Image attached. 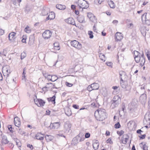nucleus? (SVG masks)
Masks as SVG:
<instances>
[{
	"label": "nucleus",
	"instance_id": "obj_39",
	"mask_svg": "<svg viewBox=\"0 0 150 150\" xmlns=\"http://www.w3.org/2000/svg\"><path fill=\"white\" fill-rule=\"evenodd\" d=\"M7 127L8 129L12 133H13V128H12L11 125H8Z\"/></svg>",
	"mask_w": 150,
	"mask_h": 150
},
{
	"label": "nucleus",
	"instance_id": "obj_30",
	"mask_svg": "<svg viewBox=\"0 0 150 150\" xmlns=\"http://www.w3.org/2000/svg\"><path fill=\"white\" fill-rule=\"evenodd\" d=\"M24 31L27 33H30L31 32V30L30 28L28 26H27L24 29Z\"/></svg>",
	"mask_w": 150,
	"mask_h": 150
},
{
	"label": "nucleus",
	"instance_id": "obj_60",
	"mask_svg": "<svg viewBox=\"0 0 150 150\" xmlns=\"http://www.w3.org/2000/svg\"><path fill=\"white\" fill-rule=\"evenodd\" d=\"M86 145L87 146V147H89V145H90V142H86Z\"/></svg>",
	"mask_w": 150,
	"mask_h": 150
},
{
	"label": "nucleus",
	"instance_id": "obj_19",
	"mask_svg": "<svg viewBox=\"0 0 150 150\" xmlns=\"http://www.w3.org/2000/svg\"><path fill=\"white\" fill-rule=\"evenodd\" d=\"M55 17V15L54 12H51L49 13L48 17H47V20H52Z\"/></svg>",
	"mask_w": 150,
	"mask_h": 150
},
{
	"label": "nucleus",
	"instance_id": "obj_20",
	"mask_svg": "<svg viewBox=\"0 0 150 150\" xmlns=\"http://www.w3.org/2000/svg\"><path fill=\"white\" fill-rule=\"evenodd\" d=\"M88 17L89 18L90 20L93 22H94L96 21V17L90 13H89L87 14Z\"/></svg>",
	"mask_w": 150,
	"mask_h": 150
},
{
	"label": "nucleus",
	"instance_id": "obj_34",
	"mask_svg": "<svg viewBox=\"0 0 150 150\" xmlns=\"http://www.w3.org/2000/svg\"><path fill=\"white\" fill-rule=\"evenodd\" d=\"M107 144H113V142L111 138H109L106 141Z\"/></svg>",
	"mask_w": 150,
	"mask_h": 150
},
{
	"label": "nucleus",
	"instance_id": "obj_9",
	"mask_svg": "<svg viewBox=\"0 0 150 150\" xmlns=\"http://www.w3.org/2000/svg\"><path fill=\"white\" fill-rule=\"evenodd\" d=\"M61 125L60 122H55L54 123H51L49 126L50 129H56L59 128Z\"/></svg>",
	"mask_w": 150,
	"mask_h": 150
},
{
	"label": "nucleus",
	"instance_id": "obj_29",
	"mask_svg": "<svg viewBox=\"0 0 150 150\" xmlns=\"http://www.w3.org/2000/svg\"><path fill=\"white\" fill-rule=\"evenodd\" d=\"M99 57L100 59L103 62H105L106 60V58L105 56L102 54H100Z\"/></svg>",
	"mask_w": 150,
	"mask_h": 150
},
{
	"label": "nucleus",
	"instance_id": "obj_56",
	"mask_svg": "<svg viewBox=\"0 0 150 150\" xmlns=\"http://www.w3.org/2000/svg\"><path fill=\"white\" fill-rule=\"evenodd\" d=\"M93 29L94 32H97V30L95 25L93 26Z\"/></svg>",
	"mask_w": 150,
	"mask_h": 150
},
{
	"label": "nucleus",
	"instance_id": "obj_12",
	"mask_svg": "<svg viewBox=\"0 0 150 150\" xmlns=\"http://www.w3.org/2000/svg\"><path fill=\"white\" fill-rule=\"evenodd\" d=\"M65 21L68 24L75 25L76 27H79L78 25H76L74 20L72 17H69L65 19Z\"/></svg>",
	"mask_w": 150,
	"mask_h": 150
},
{
	"label": "nucleus",
	"instance_id": "obj_7",
	"mask_svg": "<svg viewBox=\"0 0 150 150\" xmlns=\"http://www.w3.org/2000/svg\"><path fill=\"white\" fill-rule=\"evenodd\" d=\"M2 72L4 76L7 77L10 72V70L8 66H5L2 69Z\"/></svg>",
	"mask_w": 150,
	"mask_h": 150
},
{
	"label": "nucleus",
	"instance_id": "obj_42",
	"mask_svg": "<svg viewBox=\"0 0 150 150\" xmlns=\"http://www.w3.org/2000/svg\"><path fill=\"white\" fill-rule=\"evenodd\" d=\"M87 90L89 91H91L92 90H93V88L91 87V85L88 86L87 88Z\"/></svg>",
	"mask_w": 150,
	"mask_h": 150
},
{
	"label": "nucleus",
	"instance_id": "obj_15",
	"mask_svg": "<svg viewBox=\"0 0 150 150\" xmlns=\"http://www.w3.org/2000/svg\"><path fill=\"white\" fill-rule=\"evenodd\" d=\"M14 123L15 125L19 127L21 125V122L20 119L18 117H16L14 118Z\"/></svg>",
	"mask_w": 150,
	"mask_h": 150
},
{
	"label": "nucleus",
	"instance_id": "obj_32",
	"mask_svg": "<svg viewBox=\"0 0 150 150\" xmlns=\"http://www.w3.org/2000/svg\"><path fill=\"white\" fill-rule=\"evenodd\" d=\"M55 96H53V97L51 98H48L47 99L48 101L50 100L54 103H55Z\"/></svg>",
	"mask_w": 150,
	"mask_h": 150
},
{
	"label": "nucleus",
	"instance_id": "obj_2",
	"mask_svg": "<svg viewBox=\"0 0 150 150\" xmlns=\"http://www.w3.org/2000/svg\"><path fill=\"white\" fill-rule=\"evenodd\" d=\"M134 52L135 56L134 59L136 62L137 63H139L141 66L142 67L145 62L144 54H142L141 56L139 53L137 51H135Z\"/></svg>",
	"mask_w": 150,
	"mask_h": 150
},
{
	"label": "nucleus",
	"instance_id": "obj_57",
	"mask_svg": "<svg viewBox=\"0 0 150 150\" xmlns=\"http://www.w3.org/2000/svg\"><path fill=\"white\" fill-rule=\"evenodd\" d=\"M106 13L107 15L110 16L111 15V13L109 11H107Z\"/></svg>",
	"mask_w": 150,
	"mask_h": 150
},
{
	"label": "nucleus",
	"instance_id": "obj_11",
	"mask_svg": "<svg viewBox=\"0 0 150 150\" xmlns=\"http://www.w3.org/2000/svg\"><path fill=\"white\" fill-rule=\"evenodd\" d=\"M129 138V136L127 134L123 135L120 140L121 143L123 144H126Z\"/></svg>",
	"mask_w": 150,
	"mask_h": 150
},
{
	"label": "nucleus",
	"instance_id": "obj_36",
	"mask_svg": "<svg viewBox=\"0 0 150 150\" xmlns=\"http://www.w3.org/2000/svg\"><path fill=\"white\" fill-rule=\"evenodd\" d=\"M57 77L56 75H52L51 81H54L57 79Z\"/></svg>",
	"mask_w": 150,
	"mask_h": 150
},
{
	"label": "nucleus",
	"instance_id": "obj_3",
	"mask_svg": "<svg viewBox=\"0 0 150 150\" xmlns=\"http://www.w3.org/2000/svg\"><path fill=\"white\" fill-rule=\"evenodd\" d=\"M89 7L88 3L84 0H78L77 2V7L80 10H82L83 9H86Z\"/></svg>",
	"mask_w": 150,
	"mask_h": 150
},
{
	"label": "nucleus",
	"instance_id": "obj_46",
	"mask_svg": "<svg viewBox=\"0 0 150 150\" xmlns=\"http://www.w3.org/2000/svg\"><path fill=\"white\" fill-rule=\"evenodd\" d=\"M27 146L28 147L30 148V149L31 150H33L34 148L33 146L31 144H27Z\"/></svg>",
	"mask_w": 150,
	"mask_h": 150
},
{
	"label": "nucleus",
	"instance_id": "obj_41",
	"mask_svg": "<svg viewBox=\"0 0 150 150\" xmlns=\"http://www.w3.org/2000/svg\"><path fill=\"white\" fill-rule=\"evenodd\" d=\"M107 65L111 68L112 67L113 64L112 62H107L106 63Z\"/></svg>",
	"mask_w": 150,
	"mask_h": 150
},
{
	"label": "nucleus",
	"instance_id": "obj_64",
	"mask_svg": "<svg viewBox=\"0 0 150 150\" xmlns=\"http://www.w3.org/2000/svg\"><path fill=\"white\" fill-rule=\"evenodd\" d=\"M142 132V131L140 129H138V130H137V133H139V134L141 132Z\"/></svg>",
	"mask_w": 150,
	"mask_h": 150
},
{
	"label": "nucleus",
	"instance_id": "obj_8",
	"mask_svg": "<svg viewBox=\"0 0 150 150\" xmlns=\"http://www.w3.org/2000/svg\"><path fill=\"white\" fill-rule=\"evenodd\" d=\"M55 85L54 84L52 83H48L47 84L46 86L42 88L43 90H45L46 91L48 90L51 91L54 88Z\"/></svg>",
	"mask_w": 150,
	"mask_h": 150
},
{
	"label": "nucleus",
	"instance_id": "obj_63",
	"mask_svg": "<svg viewBox=\"0 0 150 150\" xmlns=\"http://www.w3.org/2000/svg\"><path fill=\"white\" fill-rule=\"evenodd\" d=\"M75 14L77 15H79V11L77 10H75Z\"/></svg>",
	"mask_w": 150,
	"mask_h": 150
},
{
	"label": "nucleus",
	"instance_id": "obj_4",
	"mask_svg": "<svg viewBox=\"0 0 150 150\" xmlns=\"http://www.w3.org/2000/svg\"><path fill=\"white\" fill-rule=\"evenodd\" d=\"M45 100L40 98H36L34 99L35 104L39 107H42L45 104Z\"/></svg>",
	"mask_w": 150,
	"mask_h": 150
},
{
	"label": "nucleus",
	"instance_id": "obj_47",
	"mask_svg": "<svg viewBox=\"0 0 150 150\" xmlns=\"http://www.w3.org/2000/svg\"><path fill=\"white\" fill-rule=\"evenodd\" d=\"M52 75H47V79L51 81L52 78Z\"/></svg>",
	"mask_w": 150,
	"mask_h": 150
},
{
	"label": "nucleus",
	"instance_id": "obj_52",
	"mask_svg": "<svg viewBox=\"0 0 150 150\" xmlns=\"http://www.w3.org/2000/svg\"><path fill=\"white\" fill-rule=\"evenodd\" d=\"M105 0H96V1L99 4H101L102 2H103Z\"/></svg>",
	"mask_w": 150,
	"mask_h": 150
},
{
	"label": "nucleus",
	"instance_id": "obj_14",
	"mask_svg": "<svg viewBox=\"0 0 150 150\" xmlns=\"http://www.w3.org/2000/svg\"><path fill=\"white\" fill-rule=\"evenodd\" d=\"M142 67V66L138 65H134L132 68V70L134 71V74H136L138 72L141 71Z\"/></svg>",
	"mask_w": 150,
	"mask_h": 150
},
{
	"label": "nucleus",
	"instance_id": "obj_1",
	"mask_svg": "<svg viewBox=\"0 0 150 150\" xmlns=\"http://www.w3.org/2000/svg\"><path fill=\"white\" fill-rule=\"evenodd\" d=\"M106 114L105 110L100 109L97 110L95 112L94 115L97 120L102 121L106 117Z\"/></svg>",
	"mask_w": 150,
	"mask_h": 150
},
{
	"label": "nucleus",
	"instance_id": "obj_21",
	"mask_svg": "<svg viewBox=\"0 0 150 150\" xmlns=\"http://www.w3.org/2000/svg\"><path fill=\"white\" fill-rule=\"evenodd\" d=\"M9 142L7 139V137L5 136H4L2 137L1 140V143L2 144H8Z\"/></svg>",
	"mask_w": 150,
	"mask_h": 150
},
{
	"label": "nucleus",
	"instance_id": "obj_5",
	"mask_svg": "<svg viewBox=\"0 0 150 150\" xmlns=\"http://www.w3.org/2000/svg\"><path fill=\"white\" fill-rule=\"evenodd\" d=\"M52 32L49 30H45L42 34V37L45 40L50 39L52 36Z\"/></svg>",
	"mask_w": 150,
	"mask_h": 150
},
{
	"label": "nucleus",
	"instance_id": "obj_58",
	"mask_svg": "<svg viewBox=\"0 0 150 150\" xmlns=\"http://www.w3.org/2000/svg\"><path fill=\"white\" fill-rule=\"evenodd\" d=\"M3 76L1 72H0V81H2L3 80Z\"/></svg>",
	"mask_w": 150,
	"mask_h": 150
},
{
	"label": "nucleus",
	"instance_id": "obj_49",
	"mask_svg": "<svg viewBox=\"0 0 150 150\" xmlns=\"http://www.w3.org/2000/svg\"><path fill=\"white\" fill-rule=\"evenodd\" d=\"M90 133H86L85 134V137L86 138H88L90 137Z\"/></svg>",
	"mask_w": 150,
	"mask_h": 150
},
{
	"label": "nucleus",
	"instance_id": "obj_53",
	"mask_svg": "<svg viewBox=\"0 0 150 150\" xmlns=\"http://www.w3.org/2000/svg\"><path fill=\"white\" fill-rule=\"evenodd\" d=\"M91 105L94 108H97V105L94 103H93L91 104Z\"/></svg>",
	"mask_w": 150,
	"mask_h": 150
},
{
	"label": "nucleus",
	"instance_id": "obj_31",
	"mask_svg": "<svg viewBox=\"0 0 150 150\" xmlns=\"http://www.w3.org/2000/svg\"><path fill=\"white\" fill-rule=\"evenodd\" d=\"M72 144L74 145H75L79 142V140H78L77 138H76V137H75L74 138L72 141Z\"/></svg>",
	"mask_w": 150,
	"mask_h": 150
},
{
	"label": "nucleus",
	"instance_id": "obj_50",
	"mask_svg": "<svg viewBox=\"0 0 150 150\" xmlns=\"http://www.w3.org/2000/svg\"><path fill=\"white\" fill-rule=\"evenodd\" d=\"M4 30L0 28V35H2L4 34Z\"/></svg>",
	"mask_w": 150,
	"mask_h": 150
},
{
	"label": "nucleus",
	"instance_id": "obj_40",
	"mask_svg": "<svg viewBox=\"0 0 150 150\" xmlns=\"http://www.w3.org/2000/svg\"><path fill=\"white\" fill-rule=\"evenodd\" d=\"M121 127V125L119 122H117L115 125V127L116 129L119 128Z\"/></svg>",
	"mask_w": 150,
	"mask_h": 150
},
{
	"label": "nucleus",
	"instance_id": "obj_26",
	"mask_svg": "<svg viewBox=\"0 0 150 150\" xmlns=\"http://www.w3.org/2000/svg\"><path fill=\"white\" fill-rule=\"evenodd\" d=\"M77 19L78 21L81 23H83L84 21V17L83 16L81 15L78 16Z\"/></svg>",
	"mask_w": 150,
	"mask_h": 150
},
{
	"label": "nucleus",
	"instance_id": "obj_43",
	"mask_svg": "<svg viewBox=\"0 0 150 150\" xmlns=\"http://www.w3.org/2000/svg\"><path fill=\"white\" fill-rule=\"evenodd\" d=\"M26 56V54L25 52H23L21 54V59H23Z\"/></svg>",
	"mask_w": 150,
	"mask_h": 150
},
{
	"label": "nucleus",
	"instance_id": "obj_18",
	"mask_svg": "<svg viewBox=\"0 0 150 150\" xmlns=\"http://www.w3.org/2000/svg\"><path fill=\"white\" fill-rule=\"evenodd\" d=\"M79 140V142H81L84 141L85 139V138L84 137V135L83 134H79L76 137Z\"/></svg>",
	"mask_w": 150,
	"mask_h": 150
},
{
	"label": "nucleus",
	"instance_id": "obj_13",
	"mask_svg": "<svg viewBox=\"0 0 150 150\" xmlns=\"http://www.w3.org/2000/svg\"><path fill=\"white\" fill-rule=\"evenodd\" d=\"M123 34L121 33L117 32L115 35V39L116 41H120L123 38Z\"/></svg>",
	"mask_w": 150,
	"mask_h": 150
},
{
	"label": "nucleus",
	"instance_id": "obj_23",
	"mask_svg": "<svg viewBox=\"0 0 150 150\" xmlns=\"http://www.w3.org/2000/svg\"><path fill=\"white\" fill-rule=\"evenodd\" d=\"M56 7L59 10H64L66 8V6L64 5L60 4H57L56 5Z\"/></svg>",
	"mask_w": 150,
	"mask_h": 150
},
{
	"label": "nucleus",
	"instance_id": "obj_25",
	"mask_svg": "<svg viewBox=\"0 0 150 150\" xmlns=\"http://www.w3.org/2000/svg\"><path fill=\"white\" fill-rule=\"evenodd\" d=\"M35 137L37 139L40 140H43L44 139V137L43 135L40 133H37Z\"/></svg>",
	"mask_w": 150,
	"mask_h": 150
},
{
	"label": "nucleus",
	"instance_id": "obj_61",
	"mask_svg": "<svg viewBox=\"0 0 150 150\" xmlns=\"http://www.w3.org/2000/svg\"><path fill=\"white\" fill-rule=\"evenodd\" d=\"M118 88V87L117 86H113L112 87V88L114 90L117 89Z\"/></svg>",
	"mask_w": 150,
	"mask_h": 150
},
{
	"label": "nucleus",
	"instance_id": "obj_48",
	"mask_svg": "<svg viewBox=\"0 0 150 150\" xmlns=\"http://www.w3.org/2000/svg\"><path fill=\"white\" fill-rule=\"evenodd\" d=\"M140 139H145L146 137V135L144 134L143 135H141V136H139Z\"/></svg>",
	"mask_w": 150,
	"mask_h": 150
},
{
	"label": "nucleus",
	"instance_id": "obj_37",
	"mask_svg": "<svg viewBox=\"0 0 150 150\" xmlns=\"http://www.w3.org/2000/svg\"><path fill=\"white\" fill-rule=\"evenodd\" d=\"M88 34L89 35L90 38H93V32L91 31H89L88 32Z\"/></svg>",
	"mask_w": 150,
	"mask_h": 150
},
{
	"label": "nucleus",
	"instance_id": "obj_55",
	"mask_svg": "<svg viewBox=\"0 0 150 150\" xmlns=\"http://www.w3.org/2000/svg\"><path fill=\"white\" fill-rule=\"evenodd\" d=\"M118 23V21L117 20H114L112 21V23L115 25H117Z\"/></svg>",
	"mask_w": 150,
	"mask_h": 150
},
{
	"label": "nucleus",
	"instance_id": "obj_24",
	"mask_svg": "<svg viewBox=\"0 0 150 150\" xmlns=\"http://www.w3.org/2000/svg\"><path fill=\"white\" fill-rule=\"evenodd\" d=\"M49 11L48 8L45 7L43 8L42 11V14L43 16H45L47 13Z\"/></svg>",
	"mask_w": 150,
	"mask_h": 150
},
{
	"label": "nucleus",
	"instance_id": "obj_16",
	"mask_svg": "<svg viewBox=\"0 0 150 150\" xmlns=\"http://www.w3.org/2000/svg\"><path fill=\"white\" fill-rule=\"evenodd\" d=\"M53 49L55 51L59 50L60 49V45L59 42H55L53 45Z\"/></svg>",
	"mask_w": 150,
	"mask_h": 150
},
{
	"label": "nucleus",
	"instance_id": "obj_51",
	"mask_svg": "<svg viewBox=\"0 0 150 150\" xmlns=\"http://www.w3.org/2000/svg\"><path fill=\"white\" fill-rule=\"evenodd\" d=\"M72 107L73 108L76 109H78L79 108V106L76 105H73Z\"/></svg>",
	"mask_w": 150,
	"mask_h": 150
},
{
	"label": "nucleus",
	"instance_id": "obj_27",
	"mask_svg": "<svg viewBox=\"0 0 150 150\" xmlns=\"http://www.w3.org/2000/svg\"><path fill=\"white\" fill-rule=\"evenodd\" d=\"M119 98V97L118 96H115L113 98L112 103H118V100Z\"/></svg>",
	"mask_w": 150,
	"mask_h": 150
},
{
	"label": "nucleus",
	"instance_id": "obj_62",
	"mask_svg": "<svg viewBox=\"0 0 150 150\" xmlns=\"http://www.w3.org/2000/svg\"><path fill=\"white\" fill-rule=\"evenodd\" d=\"M101 33H102V35L103 36H105L106 34V33H105L104 32V31H102Z\"/></svg>",
	"mask_w": 150,
	"mask_h": 150
},
{
	"label": "nucleus",
	"instance_id": "obj_22",
	"mask_svg": "<svg viewBox=\"0 0 150 150\" xmlns=\"http://www.w3.org/2000/svg\"><path fill=\"white\" fill-rule=\"evenodd\" d=\"M108 3L111 8H114L115 7V4L112 0H108Z\"/></svg>",
	"mask_w": 150,
	"mask_h": 150
},
{
	"label": "nucleus",
	"instance_id": "obj_38",
	"mask_svg": "<svg viewBox=\"0 0 150 150\" xmlns=\"http://www.w3.org/2000/svg\"><path fill=\"white\" fill-rule=\"evenodd\" d=\"M93 147L95 149H96L99 146V144L98 143H94L93 144Z\"/></svg>",
	"mask_w": 150,
	"mask_h": 150
},
{
	"label": "nucleus",
	"instance_id": "obj_6",
	"mask_svg": "<svg viewBox=\"0 0 150 150\" xmlns=\"http://www.w3.org/2000/svg\"><path fill=\"white\" fill-rule=\"evenodd\" d=\"M70 44L71 46L78 49H80L82 48L81 44L76 40L71 41Z\"/></svg>",
	"mask_w": 150,
	"mask_h": 150
},
{
	"label": "nucleus",
	"instance_id": "obj_33",
	"mask_svg": "<svg viewBox=\"0 0 150 150\" xmlns=\"http://www.w3.org/2000/svg\"><path fill=\"white\" fill-rule=\"evenodd\" d=\"M27 36L26 35H23L22 39L21 40L22 42L25 43L26 42V40L27 39Z\"/></svg>",
	"mask_w": 150,
	"mask_h": 150
},
{
	"label": "nucleus",
	"instance_id": "obj_35",
	"mask_svg": "<svg viewBox=\"0 0 150 150\" xmlns=\"http://www.w3.org/2000/svg\"><path fill=\"white\" fill-rule=\"evenodd\" d=\"M117 134L118 135H119V136H121L122 135H124L123 134L124 133V132L122 130H121L120 131H118L117 132Z\"/></svg>",
	"mask_w": 150,
	"mask_h": 150
},
{
	"label": "nucleus",
	"instance_id": "obj_10",
	"mask_svg": "<svg viewBox=\"0 0 150 150\" xmlns=\"http://www.w3.org/2000/svg\"><path fill=\"white\" fill-rule=\"evenodd\" d=\"M147 13H144L142 16V20L143 24L147 25L150 24V20L147 19L146 18Z\"/></svg>",
	"mask_w": 150,
	"mask_h": 150
},
{
	"label": "nucleus",
	"instance_id": "obj_54",
	"mask_svg": "<svg viewBox=\"0 0 150 150\" xmlns=\"http://www.w3.org/2000/svg\"><path fill=\"white\" fill-rule=\"evenodd\" d=\"M25 70H26V69H25V68L23 69V77L24 78L25 77Z\"/></svg>",
	"mask_w": 150,
	"mask_h": 150
},
{
	"label": "nucleus",
	"instance_id": "obj_45",
	"mask_svg": "<svg viewBox=\"0 0 150 150\" xmlns=\"http://www.w3.org/2000/svg\"><path fill=\"white\" fill-rule=\"evenodd\" d=\"M50 137L51 138V135H46L45 136V138L46 139V140H47V141L51 140V139L49 138Z\"/></svg>",
	"mask_w": 150,
	"mask_h": 150
},
{
	"label": "nucleus",
	"instance_id": "obj_59",
	"mask_svg": "<svg viewBox=\"0 0 150 150\" xmlns=\"http://www.w3.org/2000/svg\"><path fill=\"white\" fill-rule=\"evenodd\" d=\"M105 134L106 136H109L110 135V132L108 131H106Z\"/></svg>",
	"mask_w": 150,
	"mask_h": 150
},
{
	"label": "nucleus",
	"instance_id": "obj_17",
	"mask_svg": "<svg viewBox=\"0 0 150 150\" xmlns=\"http://www.w3.org/2000/svg\"><path fill=\"white\" fill-rule=\"evenodd\" d=\"M16 34V33L13 32L9 33L8 35V39L10 41H13L16 38L15 35Z\"/></svg>",
	"mask_w": 150,
	"mask_h": 150
},
{
	"label": "nucleus",
	"instance_id": "obj_28",
	"mask_svg": "<svg viewBox=\"0 0 150 150\" xmlns=\"http://www.w3.org/2000/svg\"><path fill=\"white\" fill-rule=\"evenodd\" d=\"M91 85L93 90L98 89L99 88V85L97 83H92Z\"/></svg>",
	"mask_w": 150,
	"mask_h": 150
},
{
	"label": "nucleus",
	"instance_id": "obj_44",
	"mask_svg": "<svg viewBox=\"0 0 150 150\" xmlns=\"http://www.w3.org/2000/svg\"><path fill=\"white\" fill-rule=\"evenodd\" d=\"M65 84L67 86L69 87H71L73 85V84L72 83H69L68 82H66Z\"/></svg>",
	"mask_w": 150,
	"mask_h": 150
}]
</instances>
